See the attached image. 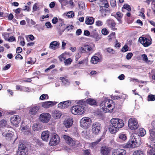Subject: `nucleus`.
Segmentation results:
<instances>
[{"label": "nucleus", "mask_w": 155, "mask_h": 155, "mask_svg": "<svg viewBox=\"0 0 155 155\" xmlns=\"http://www.w3.org/2000/svg\"><path fill=\"white\" fill-rule=\"evenodd\" d=\"M139 135L136 133L132 134L130 137V139L126 146L127 148H134L139 146L141 144L140 136L143 137L146 134V131L143 128L139 130Z\"/></svg>", "instance_id": "nucleus-1"}, {"label": "nucleus", "mask_w": 155, "mask_h": 155, "mask_svg": "<svg viewBox=\"0 0 155 155\" xmlns=\"http://www.w3.org/2000/svg\"><path fill=\"white\" fill-rule=\"evenodd\" d=\"M100 106L102 110L105 112H112L114 108L113 101L108 99H106L102 101Z\"/></svg>", "instance_id": "nucleus-2"}, {"label": "nucleus", "mask_w": 155, "mask_h": 155, "mask_svg": "<svg viewBox=\"0 0 155 155\" xmlns=\"http://www.w3.org/2000/svg\"><path fill=\"white\" fill-rule=\"evenodd\" d=\"M71 110L72 113L75 115H81L85 112L84 107L82 105L74 106Z\"/></svg>", "instance_id": "nucleus-3"}, {"label": "nucleus", "mask_w": 155, "mask_h": 155, "mask_svg": "<svg viewBox=\"0 0 155 155\" xmlns=\"http://www.w3.org/2000/svg\"><path fill=\"white\" fill-rule=\"evenodd\" d=\"M62 137L64 140L65 142L71 146H75L79 144L80 142L79 141L73 140L68 135H63L62 136Z\"/></svg>", "instance_id": "nucleus-4"}, {"label": "nucleus", "mask_w": 155, "mask_h": 155, "mask_svg": "<svg viewBox=\"0 0 155 155\" xmlns=\"http://www.w3.org/2000/svg\"><path fill=\"white\" fill-rule=\"evenodd\" d=\"M110 123L111 125L117 129L122 128L124 125L123 120L117 118H112L110 120Z\"/></svg>", "instance_id": "nucleus-5"}, {"label": "nucleus", "mask_w": 155, "mask_h": 155, "mask_svg": "<svg viewBox=\"0 0 155 155\" xmlns=\"http://www.w3.org/2000/svg\"><path fill=\"white\" fill-rule=\"evenodd\" d=\"M128 126L131 130L137 129L139 126L137 119L134 118H130L128 122Z\"/></svg>", "instance_id": "nucleus-6"}, {"label": "nucleus", "mask_w": 155, "mask_h": 155, "mask_svg": "<svg viewBox=\"0 0 155 155\" xmlns=\"http://www.w3.org/2000/svg\"><path fill=\"white\" fill-rule=\"evenodd\" d=\"M152 128L150 130V136L149 139L150 140L151 143H155V121H153L151 123Z\"/></svg>", "instance_id": "nucleus-7"}, {"label": "nucleus", "mask_w": 155, "mask_h": 155, "mask_svg": "<svg viewBox=\"0 0 155 155\" xmlns=\"http://www.w3.org/2000/svg\"><path fill=\"white\" fill-rule=\"evenodd\" d=\"M92 133L95 135L98 134L101 129V124L97 122L93 124L91 127Z\"/></svg>", "instance_id": "nucleus-8"}, {"label": "nucleus", "mask_w": 155, "mask_h": 155, "mask_svg": "<svg viewBox=\"0 0 155 155\" xmlns=\"http://www.w3.org/2000/svg\"><path fill=\"white\" fill-rule=\"evenodd\" d=\"M28 149L26 146L22 144L18 147L17 155H28Z\"/></svg>", "instance_id": "nucleus-9"}, {"label": "nucleus", "mask_w": 155, "mask_h": 155, "mask_svg": "<svg viewBox=\"0 0 155 155\" xmlns=\"http://www.w3.org/2000/svg\"><path fill=\"white\" fill-rule=\"evenodd\" d=\"M51 118V115L48 113H42L41 114L39 117L40 120L44 123L48 122Z\"/></svg>", "instance_id": "nucleus-10"}, {"label": "nucleus", "mask_w": 155, "mask_h": 155, "mask_svg": "<svg viewBox=\"0 0 155 155\" xmlns=\"http://www.w3.org/2000/svg\"><path fill=\"white\" fill-rule=\"evenodd\" d=\"M60 138L58 135L56 134H53L50 139L49 144L51 146H54L59 142Z\"/></svg>", "instance_id": "nucleus-11"}, {"label": "nucleus", "mask_w": 155, "mask_h": 155, "mask_svg": "<svg viewBox=\"0 0 155 155\" xmlns=\"http://www.w3.org/2000/svg\"><path fill=\"white\" fill-rule=\"evenodd\" d=\"M91 120L88 117H84L80 120V126L81 127L84 128L87 127L91 123Z\"/></svg>", "instance_id": "nucleus-12"}, {"label": "nucleus", "mask_w": 155, "mask_h": 155, "mask_svg": "<svg viewBox=\"0 0 155 155\" xmlns=\"http://www.w3.org/2000/svg\"><path fill=\"white\" fill-rule=\"evenodd\" d=\"M139 41L144 47H148L151 44V41L150 40L144 37H140Z\"/></svg>", "instance_id": "nucleus-13"}, {"label": "nucleus", "mask_w": 155, "mask_h": 155, "mask_svg": "<svg viewBox=\"0 0 155 155\" xmlns=\"http://www.w3.org/2000/svg\"><path fill=\"white\" fill-rule=\"evenodd\" d=\"M73 123V119L71 117H68L64 119L63 124L65 127L68 128L72 126Z\"/></svg>", "instance_id": "nucleus-14"}, {"label": "nucleus", "mask_w": 155, "mask_h": 155, "mask_svg": "<svg viewBox=\"0 0 155 155\" xmlns=\"http://www.w3.org/2000/svg\"><path fill=\"white\" fill-rule=\"evenodd\" d=\"M2 135L8 140H10L13 135V133L12 132L7 130H3L2 132Z\"/></svg>", "instance_id": "nucleus-15"}, {"label": "nucleus", "mask_w": 155, "mask_h": 155, "mask_svg": "<svg viewBox=\"0 0 155 155\" xmlns=\"http://www.w3.org/2000/svg\"><path fill=\"white\" fill-rule=\"evenodd\" d=\"M126 151L123 149L118 148L113 150L112 155H126Z\"/></svg>", "instance_id": "nucleus-16"}, {"label": "nucleus", "mask_w": 155, "mask_h": 155, "mask_svg": "<svg viewBox=\"0 0 155 155\" xmlns=\"http://www.w3.org/2000/svg\"><path fill=\"white\" fill-rule=\"evenodd\" d=\"M127 136L125 134L120 133L119 134L117 138V141L120 143H123L126 141Z\"/></svg>", "instance_id": "nucleus-17"}, {"label": "nucleus", "mask_w": 155, "mask_h": 155, "mask_svg": "<svg viewBox=\"0 0 155 155\" xmlns=\"http://www.w3.org/2000/svg\"><path fill=\"white\" fill-rule=\"evenodd\" d=\"M11 123L14 125H17L21 120L20 117L18 115H14L11 118Z\"/></svg>", "instance_id": "nucleus-18"}, {"label": "nucleus", "mask_w": 155, "mask_h": 155, "mask_svg": "<svg viewBox=\"0 0 155 155\" xmlns=\"http://www.w3.org/2000/svg\"><path fill=\"white\" fill-rule=\"evenodd\" d=\"M71 103L69 101L62 102L58 104V107L59 108L64 109L68 107L71 105Z\"/></svg>", "instance_id": "nucleus-19"}, {"label": "nucleus", "mask_w": 155, "mask_h": 155, "mask_svg": "<svg viewBox=\"0 0 155 155\" xmlns=\"http://www.w3.org/2000/svg\"><path fill=\"white\" fill-rule=\"evenodd\" d=\"M39 107L37 106L30 107L29 108V113L30 114L35 115L38 112Z\"/></svg>", "instance_id": "nucleus-20"}, {"label": "nucleus", "mask_w": 155, "mask_h": 155, "mask_svg": "<svg viewBox=\"0 0 155 155\" xmlns=\"http://www.w3.org/2000/svg\"><path fill=\"white\" fill-rule=\"evenodd\" d=\"M95 45L92 44L89 45H84V48L87 51V52L89 53H93L94 51Z\"/></svg>", "instance_id": "nucleus-21"}, {"label": "nucleus", "mask_w": 155, "mask_h": 155, "mask_svg": "<svg viewBox=\"0 0 155 155\" xmlns=\"http://www.w3.org/2000/svg\"><path fill=\"white\" fill-rule=\"evenodd\" d=\"M101 61L100 56L99 55H94L92 57L90 61L92 64H95Z\"/></svg>", "instance_id": "nucleus-22"}, {"label": "nucleus", "mask_w": 155, "mask_h": 155, "mask_svg": "<svg viewBox=\"0 0 155 155\" xmlns=\"http://www.w3.org/2000/svg\"><path fill=\"white\" fill-rule=\"evenodd\" d=\"M57 103V102L49 101L43 102L42 106L45 108H47L53 106Z\"/></svg>", "instance_id": "nucleus-23"}, {"label": "nucleus", "mask_w": 155, "mask_h": 155, "mask_svg": "<svg viewBox=\"0 0 155 155\" xmlns=\"http://www.w3.org/2000/svg\"><path fill=\"white\" fill-rule=\"evenodd\" d=\"M50 135V132L47 130L43 132L41 135V137L42 140L47 141Z\"/></svg>", "instance_id": "nucleus-24"}, {"label": "nucleus", "mask_w": 155, "mask_h": 155, "mask_svg": "<svg viewBox=\"0 0 155 155\" xmlns=\"http://www.w3.org/2000/svg\"><path fill=\"white\" fill-rule=\"evenodd\" d=\"M110 151V150L109 147H102L101 149V153L102 155H107Z\"/></svg>", "instance_id": "nucleus-25"}, {"label": "nucleus", "mask_w": 155, "mask_h": 155, "mask_svg": "<svg viewBox=\"0 0 155 155\" xmlns=\"http://www.w3.org/2000/svg\"><path fill=\"white\" fill-rule=\"evenodd\" d=\"M60 45V43L56 41H52L50 44L49 48L53 49L55 50L58 48Z\"/></svg>", "instance_id": "nucleus-26"}, {"label": "nucleus", "mask_w": 155, "mask_h": 155, "mask_svg": "<svg viewBox=\"0 0 155 155\" xmlns=\"http://www.w3.org/2000/svg\"><path fill=\"white\" fill-rule=\"evenodd\" d=\"M90 36L94 38L96 41L99 40L101 38L99 36L98 34L96 32V30H94L91 32Z\"/></svg>", "instance_id": "nucleus-27"}, {"label": "nucleus", "mask_w": 155, "mask_h": 155, "mask_svg": "<svg viewBox=\"0 0 155 155\" xmlns=\"http://www.w3.org/2000/svg\"><path fill=\"white\" fill-rule=\"evenodd\" d=\"M107 22L109 26L113 30H115L117 28L115 27L116 24L113 20L109 19L107 21Z\"/></svg>", "instance_id": "nucleus-28"}, {"label": "nucleus", "mask_w": 155, "mask_h": 155, "mask_svg": "<svg viewBox=\"0 0 155 155\" xmlns=\"http://www.w3.org/2000/svg\"><path fill=\"white\" fill-rule=\"evenodd\" d=\"M52 115L53 117L56 119L60 118L62 115L61 113L58 110H55L52 113Z\"/></svg>", "instance_id": "nucleus-29"}, {"label": "nucleus", "mask_w": 155, "mask_h": 155, "mask_svg": "<svg viewBox=\"0 0 155 155\" xmlns=\"http://www.w3.org/2000/svg\"><path fill=\"white\" fill-rule=\"evenodd\" d=\"M94 18L91 17H86L85 19V23L87 25H92L94 23Z\"/></svg>", "instance_id": "nucleus-30"}, {"label": "nucleus", "mask_w": 155, "mask_h": 155, "mask_svg": "<svg viewBox=\"0 0 155 155\" xmlns=\"http://www.w3.org/2000/svg\"><path fill=\"white\" fill-rule=\"evenodd\" d=\"M86 102L87 103L91 106H95L97 105L96 101L91 98H89L87 100Z\"/></svg>", "instance_id": "nucleus-31"}, {"label": "nucleus", "mask_w": 155, "mask_h": 155, "mask_svg": "<svg viewBox=\"0 0 155 155\" xmlns=\"http://www.w3.org/2000/svg\"><path fill=\"white\" fill-rule=\"evenodd\" d=\"M78 5L79 9L81 11H83L85 9V6L84 2L79 1L78 2Z\"/></svg>", "instance_id": "nucleus-32"}, {"label": "nucleus", "mask_w": 155, "mask_h": 155, "mask_svg": "<svg viewBox=\"0 0 155 155\" xmlns=\"http://www.w3.org/2000/svg\"><path fill=\"white\" fill-rule=\"evenodd\" d=\"M100 4L102 5V7L108 8L109 6V5L107 0H100Z\"/></svg>", "instance_id": "nucleus-33"}, {"label": "nucleus", "mask_w": 155, "mask_h": 155, "mask_svg": "<svg viewBox=\"0 0 155 155\" xmlns=\"http://www.w3.org/2000/svg\"><path fill=\"white\" fill-rule=\"evenodd\" d=\"M118 129L114 127L112 125H110L109 128L110 132L112 134L115 133L117 131Z\"/></svg>", "instance_id": "nucleus-34"}, {"label": "nucleus", "mask_w": 155, "mask_h": 155, "mask_svg": "<svg viewBox=\"0 0 155 155\" xmlns=\"http://www.w3.org/2000/svg\"><path fill=\"white\" fill-rule=\"evenodd\" d=\"M151 147L148 149L147 154L148 155H155V148Z\"/></svg>", "instance_id": "nucleus-35"}, {"label": "nucleus", "mask_w": 155, "mask_h": 155, "mask_svg": "<svg viewBox=\"0 0 155 155\" xmlns=\"http://www.w3.org/2000/svg\"><path fill=\"white\" fill-rule=\"evenodd\" d=\"M143 60L145 62H147L148 64H151V61L148 59L146 54H143L141 55Z\"/></svg>", "instance_id": "nucleus-36"}, {"label": "nucleus", "mask_w": 155, "mask_h": 155, "mask_svg": "<svg viewBox=\"0 0 155 155\" xmlns=\"http://www.w3.org/2000/svg\"><path fill=\"white\" fill-rule=\"evenodd\" d=\"M126 97V95L125 94H123L120 95L119 96H116L115 97V98L116 99H121L122 101H124Z\"/></svg>", "instance_id": "nucleus-37"}, {"label": "nucleus", "mask_w": 155, "mask_h": 155, "mask_svg": "<svg viewBox=\"0 0 155 155\" xmlns=\"http://www.w3.org/2000/svg\"><path fill=\"white\" fill-rule=\"evenodd\" d=\"M123 15L120 12H117L116 14L114 16L116 18L117 20L120 21L121 20V19Z\"/></svg>", "instance_id": "nucleus-38"}, {"label": "nucleus", "mask_w": 155, "mask_h": 155, "mask_svg": "<svg viewBox=\"0 0 155 155\" xmlns=\"http://www.w3.org/2000/svg\"><path fill=\"white\" fill-rule=\"evenodd\" d=\"M64 21L63 19L59 18L58 22L59 23V24L57 26V29L58 30L60 29V28L59 27H63L64 25Z\"/></svg>", "instance_id": "nucleus-39"}, {"label": "nucleus", "mask_w": 155, "mask_h": 155, "mask_svg": "<svg viewBox=\"0 0 155 155\" xmlns=\"http://www.w3.org/2000/svg\"><path fill=\"white\" fill-rule=\"evenodd\" d=\"M147 100L148 101H153L155 100V95L150 94L148 95Z\"/></svg>", "instance_id": "nucleus-40"}, {"label": "nucleus", "mask_w": 155, "mask_h": 155, "mask_svg": "<svg viewBox=\"0 0 155 155\" xmlns=\"http://www.w3.org/2000/svg\"><path fill=\"white\" fill-rule=\"evenodd\" d=\"M7 125V121L4 120L0 121V128L6 127Z\"/></svg>", "instance_id": "nucleus-41"}, {"label": "nucleus", "mask_w": 155, "mask_h": 155, "mask_svg": "<svg viewBox=\"0 0 155 155\" xmlns=\"http://www.w3.org/2000/svg\"><path fill=\"white\" fill-rule=\"evenodd\" d=\"M16 90H19L20 91H25L26 87L16 85Z\"/></svg>", "instance_id": "nucleus-42"}, {"label": "nucleus", "mask_w": 155, "mask_h": 155, "mask_svg": "<svg viewBox=\"0 0 155 155\" xmlns=\"http://www.w3.org/2000/svg\"><path fill=\"white\" fill-rule=\"evenodd\" d=\"M33 128L35 131H38L40 129V126L38 123H35L33 126Z\"/></svg>", "instance_id": "nucleus-43"}, {"label": "nucleus", "mask_w": 155, "mask_h": 155, "mask_svg": "<svg viewBox=\"0 0 155 155\" xmlns=\"http://www.w3.org/2000/svg\"><path fill=\"white\" fill-rule=\"evenodd\" d=\"M100 11L101 13V15L103 17L106 16L108 12V11L103 9H101Z\"/></svg>", "instance_id": "nucleus-44"}, {"label": "nucleus", "mask_w": 155, "mask_h": 155, "mask_svg": "<svg viewBox=\"0 0 155 155\" xmlns=\"http://www.w3.org/2000/svg\"><path fill=\"white\" fill-rule=\"evenodd\" d=\"M125 9L127 10L128 11H131V10L130 6L127 4L124 5L123 7H122V10L123 11H124V10Z\"/></svg>", "instance_id": "nucleus-45"}, {"label": "nucleus", "mask_w": 155, "mask_h": 155, "mask_svg": "<svg viewBox=\"0 0 155 155\" xmlns=\"http://www.w3.org/2000/svg\"><path fill=\"white\" fill-rule=\"evenodd\" d=\"M60 79L61 80L64 85L67 84L69 83L68 80L63 77H61L60 78Z\"/></svg>", "instance_id": "nucleus-46"}, {"label": "nucleus", "mask_w": 155, "mask_h": 155, "mask_svg": "<svg viewBox=\"0 0 155 155\" xmlns=\"http://www.w3.org/2000/svg\"><path fill=\"white\" fill-rule=\"evenodd\" d=\"M72 60L71 58H68L66 60H65L64 61V63L65 65H68L70 64Z\"/></svg>", "instance_id": "nucleus-47"}, {"label": "nucleus", "mask_w": 155, "mask_h": 155, "mask_svg": "<svg viewBox=\"0 0 155 155\" xmlns=\"http://www.w3.org/2000/svg\"><path fill=\"white\" fill-rule=\"evenodd\" d=\"M133 155H144V154L141 150H137L134 152Z\"/></svg>", "instance_id": "nucleus-48"}, {"label": "nucleus", "mask_w": 155, "mask_h": 155, "mask_svg": "<svg viewBox=\"0 0 155 155\" xmlns=\"http://www.w3.org/2000/svg\"><path fill=\"white\" fill-rule=\"evenodd\" d=\"M79 50L80 53L81 54L82 53L87 52L86 49L84 48V45L83 47H80L79 49Z\"/></svg>", "instance_id": "nucleus-49"}, {"label": "nucleus", "mask_w": 155, "mask_h": 155, "mask_svg": "<svg viewBox=\"0 0 155 155\" xmlns=\"http://www.w3.org/2000/svg\"><path fill=\"white\" fill-rule=\"evenodd\" d=\"M66 54H63L59 56V59L60 61H62L65 60V56Z\"/></svg>", "instance_id": "nucleus-50"}, {"label": "nucleus", "mask_w": 155, "mask_h": 155, "mask_svg": "<svg viewBox=\"0 0 155 155\" xmlns=\"http://www.w3.org/2000/svg\"><path fill=\"white\" fill-rule=\"evenodd\" d=\"M48 96L47 94H43L41 95L40 97V99L41 100H43L45 99H48Z\"/></svg>", "instance_id": "nucleus-51"}, {"label": "nucleus", "mask_w": 155, "mask_h": 155, "mask_svg": "<svg viewBox=\"0 0 155 155\" xmlns=\"http://www.w3.org/2000/svg\"><path fill=\"white\" fill-rule=\"evenodd\" d=\"M110 5L112 7H115L116 6V2L115 0H111L110 1Z\"/></svg>", "instance_id": "nucleus-52"}, {"label": "nucleus", "mask_w": 155, "mask_h": 155, "mask_svg": "<svg viewBox=\"0 0 155 155\" xmlns=\"http://www.w3.org/2000/svg\"><path fill=\"white\" fill-rule=\"evenodd\" d=\"M144 12V9L143 8H142L141 9V12H140L139 15L141 16L143 19H144L145 17Z\"/></svg>", "instance_id": "nucleus-53"}, {"label": "nucleus", "mask_w": 155, "mask_h": 155, "mask_svg": "<svg viewBox=\"0 0 155 155\" xmlns=\"http://www.w3.org/2000/svg\"><path fill=\"white\" fill-rule=\"evenodd\" d=\"M67 15L69 18H71L74 16V14L73 12H70L67 13Z\"/></svg>", "instance_id": "nucleus-54"}, {"label": "nucleus", "mask_w": 155, "mask_h": 155, "mask_svg": "<svg viewBox=\"0 0 155 155\" xmlns=\"http://www.w3.org/2000/svg\"><path fill=\"white\" fill-rule=\"evenodd\" d=\"M102 33L104 35H107L108 34V31L106 28H104L102 30Z\"/></svg>", "instance_id": "nucleus-55"}, {"label": "nucleus", "mask_w": 155, "mask_h": 155, "mask_svg": "<svg viewBox=\"0 0 155 155\" xmlns=\"http://www.w3.org/2000/svg\"><path fill=\"white\" fill-rule=\"evenodd\" d=\"M101 140V138H100L98 139V140L96 141L93 142L91 144V146L92 147H94L98 143L100 142Z\"/></svg>", "instance_id": "nucleus-56"}, {"label": "nucleus", "mask_w": 155, "mask_h": 155, "mask_svg": "<svg viewBox=\"0 0 155 155\" xmlns=\"http://www.w3.org/2000/svg\"><path fill=\"white\" fill-rule=\"evenodd\" d=\"M133 55V54L131 52L128 53L126 55V58L127 60L130 59Z\"/></svg>", "instance_id": "nucleus-57"}, {"label": "nucleus", "mask_w": 155, "mask_h": 155, "mask_svg": "<svg viewBox=\"0 0 155 155\" xmlns=\"http://www.w3.org/2000/svg\"><path fill=\"white\" fill-rule=\"evenodd\" d=\"M59 2L64 5H65L67 4V0H59Z\"/></svg>", "instance_id": "nucleus-58"}, {"label": "nucleus", "mask_w": 155, "mask_h": 155, "mask_svg": "<svg viewBox=\"0 0 155 155\" xmlns=\"http://www.w3.org/2000/svg\"><path fill=\"white\" fill-rule=\"evenodd\" d=\"M58 22V19L56 17H54L52 20V22L53 24H56Z\"/></svg>", "instance_id": "nucleus-59"}, {"label": "nucleus", "mask_w": 155, "mask_h": 155, "mask_svg": "<svg viewBox=\"0 0 155 155\" xmlns=\"http://www.w3.org/2000/svg\"><path fill=\"white\" fill-rule=\"evenodd\" d=\"M21 130L25 131H28L29 130L28 127L27 126L23 127H21Z\"/></svg>", "instance_id": "nucleus-60"}, {"label": "nucleus", "mask_w": 155, "mask_h": 155, "mask_svg": "<svg viewBox=\"0 0 155 155\" xmlns=\"http://www.w3.org/2000/svg\"><path fill=\"white\" fill-rule=\"evenodd\" d=\"M128 49V47L127 45L124 46L122 48V51L123 52H125Z\"/></svg>", "instance_id": "nucleus-61"}, {"label": "nucleus", "mask_w": 155, "mask_h": 155, "mask_svg": "<svg viewBox=\"0 0 155 155\" xmlns=\"http://www.w3.org/2000/svg\"><path fill=\"white\" fill-rule=\"evenodd\" d=\"M45 25L47 28H51L52 27L51 25L50 22H47L45 24Z\"/></svg>", "instance_id": "nucleus-62"}, {"label": "nucleus", "mask_w": 155, "mask_h": 155, "mask_svg": "<svg viewBox=\"0 0 155 155\" xmlns=\"http://www.w3.org/2000/svg\"><path fill=\"white\" fill-rule=\"evenodd\" d=\"M106 50L109 53L114 54V50L111 48H108Z\"/></svg>", "instance_id": "nucleus-63"}, {"label": "nucleus", "mask_w": 155, "mask_h": 155, "mask_svg": "<svg viewBox=\"0 0 155 155\" xmlns=\"http://www.w3.org/2000/svg\"><path fill=\"white\" fill-rule=\"evenodd\" d=\"M96 25L98 26H101L103 25L102 21L99 20L97 21L96 22Z\"/></svg>", "instance_id": "nucleus-64"}]
</instances>
